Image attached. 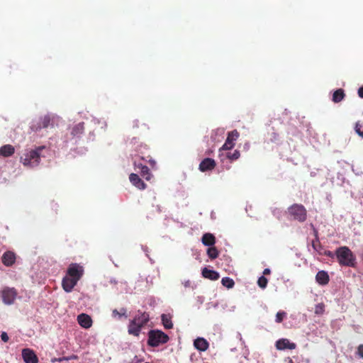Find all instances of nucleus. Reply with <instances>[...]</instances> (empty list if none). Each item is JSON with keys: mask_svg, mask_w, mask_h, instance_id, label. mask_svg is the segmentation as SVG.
I'll use <instances>...</instances> for the list:
<instances>
[{"mask_svg": "<svg viewBox=\"0 0 363 363\" xmlns=\"http://www.w3.org/2000/svg\"><path fill=\"white\" fill-rule=\"evenodd\" d=\"M335 257L341 267H354L356 257L347 246L337 247L335 250Z\"/></svg>", "mask_w": 363, "mask_h": 363, "instance_id": "nucleus-1", "label": "nucleus"}, {"mask_svg": "<svg viewBox=\"0 0 363 363\" xmlns=\"http://www.w3.org/2000/svg\"><path fill=\"white\" fill-rule=\"evenodd\" d=\"M45 149V146H39L34 150H27L21 157V162L27 167L38 166L40 164L41 157H43L42 151Z\"/></svg>", "mask_w": 363, "mask_h": 363, "instance_id": "nucleus-2", "label": "nucleus"}, {"mask_svg": "<svg viewBox=\"0 0 363 363\" xmlns=\"http://www.w3.org/2000/svg\"><path fill=\"white\" fill-rule=\"evenodd\" d=\"M169 340V336L161 330H150L148 332L147 345L150 347H158L167 343Z\"/></svg>", "mask_w": 363, "mask_h": 363, "instance_id": "nucleus-3", "label": "nucleus"}, {"mask_svg": "<svg viewBox=\"0 0 363 363\" xmlns=\"http://www.w3.org/2000/svg\"><path fill=\"white\" fill-rule=\"evenodd\" d=\"M289 215L295 220L303 223L307 219V211L302 204L294 203L288 208Z\"/></svg>", "mask_w": 363, "mask_h": 363, "instance_id": "nucleus-4", "label": "nucleus"}, {"mask_svg": "<svg viewBox=\"0 0 363 363\" xmlns=\"http://www.w3.org/2000/svg\"><path fill=\"white\" fill-rule=\"evenodd\" d=\"M18 296L17 290L12 287L5 286L1 291V297L4 304L11 305L15 302Z\"/></svg>", "mask_w": 363, "mask_h": 363, "instance_id": "nucleus-5", "label": "nucleus"}, {"mask_svg": "<svg viewBox=\"0 0 363 363\" xmlns=\"http://www.w3.org/2000/svg\"><path fill=\"white\" fill-rule=\"evenodd\" d=\"M144 160V157H136L134 160L133 164L135 169H139L141 176L143 178H145L147 181H149L151 179L152 175L150 173L149 168L142 162V161Z\"/></svg>", "mask_w": 363, "mask_h": 363, "instance_id": "nucleus-6", "label": "nucleus"}, {"mask_svg": "<svg viewBox=\"0 0 363 363\" xmlns=\"http://www.w3.org/2000/svg\"><path fill=\"white\" fill-rule=\"evenodd\" d=\"M240 136V133L237 130H233L228 132V137L225 140V143L223 145L220 150H229L233 148L235 146V141L238 140Z\"/></svg>", "mask_w": 363, "mask_h": 363, "instance_id": "nucleus-7", "label": "nucleus"}, {"mask_svg": "<svg viewBox=\"0 0 363 363\" xmlns=\"http://www.w3.org/2000/svg\"><path fill=\"white\" fill-rule=\"evenodd\" d=\"M84 274V269L77 263H72L69 265L67 271V275L79 281Z\"/></svg>", "mask_w": 363, "mask_h": 363, "instance_id": "nucleus-8", "label": "nucleus"}, {"mask_svg": "<svg viewBox=\"0 0 363 363\" xmlns=\"http://www.w3.org/2000/svg\"><path fill=\"white\" fill-rule=\"evenodd\" d=\"M50 117L48 115L40 117L38 120L33 123L31 129L33 131H38L42 128H46L50 125Z\"/></svg>", "mask_w": 363, "mask_h": 363, "instance_id": "nucleus-9", "label": "nucleus"}, {"mask_svg": "<svg viewBox=\"0 0 363 363\" xmlns=\"http://www.w3.org/2000/svg\"><path fill=\"white\" fill-rule=\"evenodd\" d=\"M22 357L26 363H38L37 355L30 349H23L22 350Z\"/></svg>", "mask_w": 363, "mask_h": 363, "instance_id": "nucleus-10", "label": "nucleus"}, {"mask_svg": "<svg viewBox=\"0 0 363 363\" xmlns=\"http://www.w3.org/2000/svg\"><path fill=\"white\" fill-rule=\"evenodd\" d=\"M216 166V161L212 158H205L199 164V169L201 172H204L213 170Z\"/></svg>", "mask_w": 363, "mask_h": 363, "instance_id": "nucleus-11", "label": "nucleus"}, {"mask_svg": "<svg viewBox=\"0 0 363 363\" xmlns=\"http://www.w3.org/2000/svg\"><path fill=\"white\" fill-rule=\"evenodd\" d=\"M149 319L150 317L147 313L138 311L132 320L143 328L148 323Z\"/></svg>", "mask_w": 363, "mask_h": 363, "instance_id": "nucleus-12", "label": "nucleus"}, {"mask_svg": "<svg viewBox=\"0 0 363 363\" xmlns=\"http://www.w3.org/2000/svg\"><path fill=\"white\" fill-rule=\"evenodd\" d=\"M78 281L75 279L67 275L62 279V286L66 292H71L74 287L77 285Z\"/></svg>", "mask_w": 363, "mask_h": 363, "instance_id": "nucleus-13", "label": "nucleus"}, {"mask_svg": "<svg viewBox=\"0 0 363 363\" xmlns=\"http://www.w3.org/2000/svg\"><path fill=\"white\" fill-rule=\"evenodd\" d=\"M276 348L279 350H284L286 349L294 350L296 345L294 342H290L288 339L282 338L276 342Z\"/></svg>", "mask_w": 363, "mask_h": 363, "instance_id": "nucleus-14", "label": "nucleus"}, {"mask_svg": "<svg viewBox=\"0 0 363 363\" xmlns=\"http://www.w3.org/2000/svg\"><path fill=\"white\" fill-rule=\"evenodd\" d=\"M16 254L12 251L5 252L1 257L2 263L6 267H11L16 262Z\"/></svg>", "mask_w": 363, "mask_h": 363, "instance_id": "nucleus-15", "label": "nucleus"}, {"mask_svg": "<svg viewBox=\"0 0 363 363\" xmlns=\"http://www.w3.org/2000/svg\"><path fill=\"white\" fill-rule=\"evenodd\" d=\"M77 321L79 325L84 328L88 329L92 325L91 317L86 313H81L77 316Z\"/></svg>", "mask_w": 363, "mask_h": 363, "instance_id": "nucleus-16", "label": "nucleus"}, {"mask_svg": "<svg viewBox=\"0 0 363 363\" xmlns=\"http://www.w3.org/2000/svg\"><path fill=\"white\" fill-rule=\"evenodd\" d=\"M129 179L133 185L140 190H143L147 187L146 184L139 177L137 174L131 173L129 176Z\"/></svg>", "mask_w": 363, "mask_h": 363, "instance_id": "nucleus-17", "label": "nucleus"}, {"mask_svg": "<svg viewBox=\"0 0 363 363\" xmlns=\"http://www.w3.org/2000/svg\"><path fill=\"white\" fill-rule=\"evenodd\" d=\"M315 281L318 284L325 286L329 283L330 277L327 272L321 270L316 274Z\"/></svg>", "mask_w": 363, "mask_h": 363, "instance_id": "nucleus-18", "label": "nucleus"}, {"mask_svg": "<svg viewBox=\"0 0 363 363\" xmlns=\"http://www.w3.org/2000/svg\"><path fill=\"white\" fill-rule=\"evenodd\" d=\"M194 346L196 350L204 352L208 350L209 344L206 339L203 337H198L194 340Z\"/></svg>", "mask_w": 363, "mask_h": 363, "instance_id": "nucleus-19", "label": "nucleus"}, {"mask_svg": "<svg viewBox=\"0 0 363 363\" xmlns=\"http://www.w3.org/2000/svg\"><path fill=\"white\" fill-rule=\"evenodd\" d=\"M202 276L210 280L216 281L218 280L220 277L219 273L216 271L209 269L206 267H204L202 269Z\"/></svg>", "mask_w": 363, "mask_h": 363, "instance_id": "nucleus-20", "label": "nucleus"}, {"mask_svg": "<svg viewBox=\"0 0 363 363\" xmlns=\"http://www.w3.org/2000/svg\"><path fill=\"white\" fill-rule=\"evenodd\" d=\"M15 152V148L11 145H4L0 147V155L8 157L13 155Z\"/></svg>", "mask_w": 363, "mask_h": 363, "instance_id": "nucleus-21", "label": "nucleus"}, {"mask_svg": "<svg viewBox=\"0 0 363 363\" xmlns=\"http://www.w3.org/2000/svg\"><path fill=\"white\" fill-rule=\"evenodd\" d=\"M142 328L137 323H135L134 321L130 320L129 325H128V332L130 335H134V336H139Z\"/></svg>", "mask_w": 363, "mask_h": 363, "instance_id": "nucleus-22", "label": "nucleus"}, {"mask_svg": "<svg viewBox=\"0 0 363 363\" xmlns=\"http://www.w3.org/2000/svg\"><path fill=\"white\" fill-rule=\"evenodd\" d=\"M202 243L206 246H213L216 243V238L211 233H205L201 238Z\"/></svg>", "mask_w": 363, "mask_h": 363, "instance_id": "nucleus-23", "label": "nucleus"}, {"mask_svg": "<svg viewBox=\"0 0 363 363\" xmlns=\"http://www.w3.org/2000/svg\"><path fill=\"white\" fill-rule=\"evenodd\" d=\"M84 130V123L83 122L79 123L72 128L71 134L74 137H79L83 133Z\"/></svg>", "mask_w": 363, "mask_h": 363, "instance_id": "nucleus-24", "label": "nucleus"}, {"mask_svg": "<svg viewBox=\"0 0 363 363\" xmlns=\"http://www.w3.org/2000/svg\"><path fill=\"white\" fill-rule=\"evenodd\" d=\"M345 94L342 89H338L334 91L333 94V101L334 103L340 102L345 97Z\"/></svg>", "mask_w": 363, "mask_h": 363, "instance_id": "nucleus-25", "label": "nucleus"}, {"mask_svg": "<svg viewBox=\"0 0 363 363\" xmlns=\"http://www.w3.org/2000/svg\"><path fill=\"white\" fill-rule=\"evenodd\" d=\"M162 324L166 329H171L173 327V323L171 320V318L166 315L162 314L161 316Z\"/></svg>", "mask_w": 363, "mask_h": 363, "instance_id": "nucleus-26", "label": "nucleus"}, {"mask_svg": "<svg viewBox=\"0 0 363 363\" xmlns=\"http://www.w3.org/2000/svg\"><path fill=\"white\" fill-rule=\"evenodd\" d=\"M207 255L210 259H215L218 257L219 252L216 247L211 246L207 250Z\"/></svg>", "mask_w": 363, "mask_h": 363, "instance_id": "nucleus-27", "label": "nucleus"}, {"mask_svg": "<svg viewBox=\"0 0 363 363\" xmlns=\"http://www.w3.org/2000/svg\"><path fill=\"white\" fill-rule=\"evenodd\" d=\"M222 284L228 289H231L234 286L235 282L233 279L230 277H223L221 280Z\"/></svg>", "mask_w": 363, "mask_h": 363, "instance_id": "nucleus-28", "label": "nucleus"}, {"mask_svg": "<svg viewBox=\"0 0 363 363\" xmlns=\"http://www.w3.org/2000/svg\"><path fill=\"white\" fill-rule=\"evenodd\" d=\"M267 284H268V279L264 277V276H262L260 277L258 280H257V284L258 286L264 289L267 287Z\"/></svg>", "mask_w": 363, "mask_h": 363, "instance_id": "nucleus-29", "label": "nucleus"}, {"mask_svg": "<svg viewBox=\"0 0 363 363\" xmlns=\"http://www.w3.org/2000/svg\"><path fill=\"white\" fill-rule=\"evenodd\" d=\"M226 157L230 160H236L240 157V153L239 150H235L233 153L228 152L226 155Z\"/></svg>", "mask_w": 363, "mask_h": 363, "instance_id": "nucleus-30", "label": "nucleus"}, {"mask_svg": "<svg viewBox=\"0 0 363 363\" xmlns=\"http://www.w3.org/2000/svg\"><path fill=\"white\" fill-rule=\"evenodd\" d=\"M112 313H113V316H114V317L118 315L119 318H121L122 316L127 318L126 309L124 308H121L120 311H118L116 309H114V310H113Z\"/></svg>", "mask_w": 363, "mask_h": 363, "instance_id": "nucleus-31", "label": "nucleus"}, {"mask_svg": "<svg viewBox=\"0 0 363 363\" xmlns=\"http://www.w3.org/2000/svg\"><path fill=\"white\" fill-rule=\"evenodd\" d=\"M355 132L363 138V123L357 122L355 125Z\"/></svg>", "mask_w": 363, "mask_h": 363, "instance_id": "nucleus-32", "label": "nucleus"}, {"mask_svg": "<svg viewBox=\"0 0 363 363\" xmlns=\"http://www.w3.org/2000/svg\"><path fill=\"white\" fill-rule=\"evenodd\" d=\"M325 311V305L323 303H320L315 306V313L317 315H322Z\"/></svg>", "mask_w": 363, "mask_h": 363, "instance_id": "nucleus-33", "label": "nucleus"}, {"mask_svg": "<svg viewBox=\"0 0 363 363\" xmlns=\"http://www.w3.org/2000/svg\"><path fill=\"white\" fill-rule=\"evenodd\" d=\"M286 316V313L284 312V311H279L277 312V315H276V322L277 323H281L283 321V320L284 319V318Z\"/></svg>", "mask_w": 363, "mask_h": 363, "instance_id": "nucleus-34", "label": "nucleus"}, {"mask_svg": "<svg viewBox=\"0 0 363 363\" xmlns=\"http://www.w3.org/2000/svg\"><path fill=\"white\" fill-rule=\"evenodd\" d=\"M144 162H147L152 169L155 168L156 167L155 160H154L150 156L145 157Z\"/></svg>", "mask_w": 363, "mask_h": 363, "instance_id": "nucleus-35", "label": "nucleus"}, {"mask_svg": "<svg viewBox=\"0 0 363 363\" xmlns=\"http://www.w3.org/2000/svg\"><path fill=\"white\" fill-rule=\"evenodd\" d=\"M312 247L315 250V251H318L319 252V248H321V246H320V241L318 240V238H317L315 240H313L312 242Z\"/></svg>", "mask_w": 363, "mask_h": 363, "instance_id": "nucleus-36", "label": "nucleus"}, {"mask_svg": "<svg viewBox=\"0 0 363 363\" xmlns=\"http://www.w3.org/2000/svg\"><path fill=\"white\" fill-rule=\"evenodd\" d=\"M319 253L321 255H324L325 256H327L328 257H330L332 259H333L335 257V252H333L332 251H330V250H325L323 253H321L319 252Z\"/></svg>", "mask_w": 363, "mask_h": 363, "instance_id": "nucleus-37", "label": "nucleus"}, {"mask_svg": "<svg viewBox=\"0 0 363 363\" xmlns=\"http://www.w3.org/2000/svg\"><path fill=\"white\" fill-rule=\"evenodd\" d=\"M357 354L363 359V344L359 345L357 347Z\"/></svg>", "mask_w": 363, "mask_h": 363, "instance_id": "nucleus-38", "label": "nucleus"}, {"mask_svg": "<svg viewBox=\"0 0 363 363\" xmlns=\"http://www.w3.org/2000/svg\"><path fill=\"white\" fill-rule=\"evenodd\" d=\"M1 338L3 342H6L9 341V336L6 332H3L1 335Z\"/></svg>", "mask_w": 363, "mask_h": 363, "instance_id": "nucleus-39", "label": "nucleus"}, {"mask_svg": "<svg viewBox=\"0 0 363 363\" xmlns=\"http://www.w3.org/2000/svg\"><path fill=\"white\" fill-rule=\"evenodd\" d=\"M67 357H59V358H54L52 359V362H61L62 361H67Z\"/></svg>", "mask_w": 363, "mask_h": 363, "instance_id": "nucleus-40", "label": "nucleus"}, {"mask_svg": "<svg viewBox=\"0 0 363 363\" xmlns=\"http://www.w3.org/2000/svg\"><path fill=\"white\" fill-rule=\"evenodd\" d=\"M79 359V357H78L77 355L72 354V355L67 357V361L73 360V359L76 360V359Z\"/></svg>", "mask_w": 363, "mask_h": 363, "instance_id": "nucleus-41", "label": "nucleus"}, {"mask_svg": "<svg viewBox=\"0 0 363 363\" xmlns=\"http://www.w3.org/2000/svg\"><path fill=\"white\" fill-rule=\"evenodd\" d=\"M357 93L358 96L363 99V86L359 88Z\"/></svg>", "mask_w": 363, "mask_h": 363, "instance_id": "nucleus-42", "label": "nucleus"}, {"mask_svg": "<svg viewBox=\"0 0 363 363\" xmlns=\"http://www.w3.org/2000/svg\"><path fill=\"white\" fill-rule=\"evenodd\" d=\"M271 273V270L269 269V268H266L264 269L263 271V275H268V274H270Z\"/></svg>", "mask_w": 363, "mask_h": 363, "instance_id": "nucleus-43", "label": "nucleus"}, {"mask_svg": "<svg viewBox=\"0 0 363 363\" xmlns=\"http://www.w3.org/2000/svg\"><path fill=\"white\" fill-rule=\"evenodd\" d=\"M128 363H140V360L137 358V357H135Z\"/></svg>", "mask_w": 363, "mask_h": 363, "instance_id": "nucleus-44", "label": "nucleus"}]
</instances>
